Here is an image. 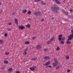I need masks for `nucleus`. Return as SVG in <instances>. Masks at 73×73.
I'll list each match as a JSON object with an SVG mask.
<instances>
[{
	"instance_id": "29",
	"label": "nucleus",
	"mask_w": 73,
	"mask_h": 73,
	"mask_svg": "<svg viewBox=\"0 0 73 73\" xmlns=\"http://www.w3.org/2000/svg\"><path fill=\"white\" fill-rule=\"evenodd\" d=\"M58 40L59 41H61V40H62V38H60V37H59L58 38Z\"/></svg>"
},
{
	"instance_id": "31",
	"label": "nucleus",
	"mask_w": 73,
	"mask_h": 73,
	"mask_svg": "<svg viewBox=\"0 0 73 73\" xmlns=\"http://www.w3.org/2000/svg\"><path fill=\"white\" fill-rule=\"evenodd\" d=\"M67 71L68 73H69L70 72V70L68 69V70H67Z\"/></svg>"
},
{
	"instance_id": "52",
	"label": "nucleus",
	"mask_w": 73,
	"mask_h": 73,
	"mask_svg": "<svg viewBox=\"0 0 73 73\" xmlns=\"http://www.w3.org/2000/svg\"><path fill=\"white\" fill-rule=\"evenodd\" d=\"M71 18H73V16L72 15H71Z\"/></svg>"
},
{
	"instance_id": "17",
	"label": "nucleus",
	"mask_w": 73,
	"mask_h": 73,
	"mask_svg": "<svg viewBox=\"0 0 73 73\" xmlns=\"http://www.w3.org/2000/svg\"><path fill=\"white\" fill-rule=\"evenodd\" d=\"M31 25L30 24H27L26 26L27 28H30Z\"/></svg>"
},
{
	"instance_id": "55",
	"label": "nucleus",
	"mask_w": 73,
	"mask_h": 73,
	"mask_svg": "<svg viewBox=\"0 0 73 73\" xmlns=\"http://www.w3.org/2000/svg\"><path fill=\"white\" fill-rule=\"evenodd\" d=\"M1 13H2V12H1V11H0V14H1Z\"/></svg>"
},
{
	"instance_id": "27",
	"label": "nucleus",
	"mask_w": 73,
	"mask_h": 73,
	"mask_svg": "<svg viewBox=\"0 0 73 73\" xmlns=\"http://www.w3.org/2000/svg\"><path fill=\"white\" fill-rule=\"evenodd\" d=\"M7 35H8V34H7V33H5L4 36H5V37H7Z\"/></svg>"
},
{
	"instance_id": "26",
	"label": "nucleus",
	"mask_w": 73,
	"mask_h": 73,
	"mask_svg": "<svg viewBox=\"0 0 73 73\" xmlns=\"http://www.w3.org/2000/svg\"><path fill=\"white\" fill-rule=\"evenodd\" d=\"M47 50H48V49L47 48H45L44 50V51L45 52H47Z\"/></svg>"
},
{
	"instance_id": "18",
	"label": "nucleus",
	"mask_w": 73,
	"mask_h": 73,
	"mask_svg": "<svg viewBox=\"0 0 73 73\" xmlns=\"http://www.w3.org/2000/svg\"><path fill=\"white\" fill-rule=\"evenodd\" d=\"M26 12H27V10L26 9L23 10V13H25Z\"/></svg>"
},
{
	"instance_id": "28",
	"label": "nucleus",
	"mask_w": 73,
	"mask_h": 73,
	"mask_svg": "<svg viewBox=\"0 0 73 73\" xmlns=\"http://www.w3.org/2000/svg\"><path fill=\"white\" fill-rule=\"evenodd\" d=\"M28 50V48H27L24 50L25 52H27V50Z\"/></svg>"
},
{
	"instance_id": "5",
	"label": "nucleus",
	"mask_w": 73,
	"mask_h": 73,
	"mask_svg": "<svg viewBox=\"0 0 73 73\" xmlns=\"http://www.w3.org/2000/svg\"><path fill=\"white\" fill-rule=\"evenodd\" d=\"M50 61H49V62H47L46 63L43 64V66H48V65H49V64H50Z\"/></svg>"
},
{
	"instance_id": "39",
	"label": "nucleus",
	"mask_w": 73,
	"mask_h": 73,
	"mask_svg": "<svg viewBox=\"0 0 73 73\" xmlns=\"http://www.w3.org/2000/svg\"><path fill=\"white\" fill-rule=\"evenodd\" d=\"M15 13H16V12H14L13 13H12V15H13V16L15 14Z\"/></svg>"
},
{
	"instance_id": "36",
	"label": "nucleus",
	"mask_w": 73,
	"mask_h": 73,
	"mask_svg": "<svg viewBox=\"0 0 73 73\" xmlns=\"http://www.w3.org/2000/svg\"><path fill=\"white\" fill-rule=\"evenodd\" d=\"M68 18L69 19H70V18H72V17H71V16L70 15H68Z\"/></svg>"
},
{
	"instance_id": "46",
	"label": "nucleus",
	"mask_w": 73,
	"mask_h": 73,
	"mask_svg": "<svg viewBox=\"0 0 73 73\" xmlns=\"http://www.w3.org/2000/svg\"><path fill=\"white\" fill-rule=\"evenodd\" d=\"M64 20H65V21H68V20H67V19H64Z\"/></svg>"
},
{
	"instance_id": "33",
	"label": "nucleus",
	"mask_w": 73,
	"mask_h": 73,
	"mask_svg": "<svg viewBox=\"0 0 73 73\" xmlns=\"http://www.w3.org/2000/svg\"><path fill=\"white\" fill-rule=\"evenodd\" d=\"M40 0H35V2H38L39 1H40Z\"/></svg>"
},
{
	"instance_id": "34",
	"label": "nucleus",
	"mask_w": 73,
	"mask_h": 73,
	"mask_svg": "<svg viewBox=\"0 0 73 73\" xmlns=\"http://www.w3.org/2000/svg\"><path fill=\"white\" fill-rule=\"evenodd\" d=\"M60 49V48H59V47H57L56 48V50H58Z\"/></svg>"
},
{
	"instance_id": "11",
	"label": "nucleus",
	"mask_w": 73,
	"mask_h": 73,
	"mask_svg": "<svg viewBox=\"0 0 73 73\" xmlns=\"http://www.w3.org/2000/svg\"><path fill=\"white\" fill-rule=\"evenodd\" d=\"M50 59V57L48 56H46L44 57V59L45 60H49Z\"/></svg>"
},
{
	"instance_id": "3",
	"label": "nucleus",
	"mask_w": 73,
	"mask_h": 73,
	"mask_svg": "<svg viewBox=\"0 0 73 73\" xmlns=\"http://www.w3.org/2000/svg\"><path fill=\"white\" fill-rule=\"evenodd\" d=\"M34 15L36 16H41V13L40 11H36L34 13Z\"/></svg>"
},
{
	"instance_id": "4",
	"label": "nucleus",
	"mask_w": 73,
	"mask_h": 73,
	"mask_svg": "<svg viewBox=\"0 0 73 73\" xmlns=\"http://www.w3.org/2000/svg\"><path fill=\"white\" fill-rule=\"evenodd\" d=\"M72 38H73V35L70 34V35L68 37V39L70 40H71Z\"/></svg>"
},
{
	"instance_id": "8",
	"label": "nucleus",
	"mask_w": 73,
	"mask_h": 73,
	"mask_svg": "<svg viewBox=\"0 0 73 73\" xmlns=\"http://www.w3.org/2000/svg\"><path fill=\"white\" fill-rule=\"evenodd\" d=\"M36 48L37 49H41V46L40 45L37 46Z\"/></svg>"
},
{
	"instance_id": "35",
	"label": "nucleus",
	"mask_w": 73,
	"mask_h": 73,
	"mask_svg": "<svg viewBox=\"0 0 73 73\" xmlns=\"http://www.w3.org/2000/svg\"><path fill=\"white\" fill-rule=\"evenodd\" d=\"M5 53L6 55H8V54H9V52H6Z\"/></svg>"
},
{
	"instance_id": "37",
	"label": "nucleus",
	"mask_w": 73,
	"mask_h": 73,
	"mask_svg": "<svg viewBox=\"0 0 73 73\" xmlns=\"http://www.w3.org/2000/svg\"><path fill=\"white\" fill-rule=\"evenodd\" d=\"M65 38L64 37H62V40H63L64 41V40H65Z\"/></svg>"
},
{
	"instance_id": "49",
	"label": "nucleus",
	"mask_w": 73,
	"mask_h": 73,
	"mask_svg": "<svg viewBox=\"0 0 73 73\" xmlns=\"http://www.w3.org/2000/svg\"><path fill=\"white\" fill-rule=\"evenodd\" d=\"M44 21V19H42L41 20L42 21Z\"/></svg>"
},
{
	"instance_id": "21",
	"label": "nucleus",
	"mask_w": 73,
	"mask_h": 73,
	"mask_svg": "<svg viewBox=\"0 0 73 73\" xmlns=\"http://www.w3.org/2000/svg\"><path fill=\"white\" fill-rule=\"evenodd\" d=\"M60 44H64V41H61L60 42Z\"/></svg>"
},
{
	"instance_id": "40",
	"label": "nucleus",
	"mask_w": 73,
	"mask_h": 73,
	"mask_svg": "<svg viewBox=\"0 0 73 73\" xmlns=\"http://www.w3.org/2000/svg\"><path fill=\"white\" fill-rule=\"evenodd\" d=\"M24 55H25V54H27V52H26V51H24Z\"/></svg>"
},
{
	"instance_id": "1",
	"label": "nucleus",
	"mask_w": 73,
	"mask_h": 73,
	"mask_svg": "<svg viewBox=\"0 0 73 73\" xmlns=\"http://www.w3.org/2000/svg\"><path fill=\"white\" fill-rule=\"evenodd\" d=\"M53 7H51V9L52 11L54 12V13H58V11L60 10V8L56 5H54Z\"/></svg>"
},
{
	"instance_id": "58",
	"label": "nucleus",
	"mask_w": 73,
	"mask_h": 73,
	"mask_svg": "<svg viewBox=\"0 0 73 73\" xmlns=\"http://www.w3.org/2000/svg\"><path fill=\"white\" fill-rule=\"evenodd\" d=\"M65 0H64V2H65Z\"/></svg>"
},
{
	"instance_id": "53",
	"label": "nucleus",
	"mask_w": 73,
	"mask_h": 73,
	"mask_svg": "<svg viewBox=\"0 0 73 73\" xmlns=\"http://www.w3.org/2000/svg\"><path fill=\"white\" fill-rule=\"evenodd\" d=\"M51 19H54V17H52V18H51Z\"/></svg>"
},
{
	"instance_id": "19",
	"label": "nucleus",
	"mask_w": 73,
	"mask_h": 73,
	"mask_svg": "<svg viewBox=\"0 0 73 73\" xmlns=\"http://www.w3.org/2000/svg\"><path fill=\"white\" fill-rule=\"evenodd\" d=\"M66 58L67 60H69V56H66Z\"/></svg>"
},
{
	"instance_id": "20",
	"label": "nucleus",
	"mask_w": 73,
	"mask_h": 73,
	"mask_svg": "<svg viewBox=\"0 0 73 73\" xmlns=\"http://www.w3.org/2000/svg\"><path fill=\"white\" fill-rule=\"evenodd\" d=\"M8 61L7 60H4V63L5 64H7V63H8Z\"/></svg>"
},
{
	"instance_id": "16",
	"label": "nucleus",
	"mask_w": 73,
	"mask_h": 73,
	"mask_svg": "<svg viewBox=\"0 0 73 73\" xmlns=\"http://www.w3.org/2000/svg\"><path fill=\"white\" fill-rule=\"evenodd\" d=\"M37 59V58H32L31 59V61H34V60H36V59Z\"/></svg>"
},
{
	"instance_id": "12",
	"label": "nucleus",
	"mask_w": 73,
	"mask_h": 73,
	"mask_svg": "<svg viewBox=\"0 0 73 73\" xmlns=\"http://www.w3.org/2000/svg\"><path fill=\"white\" fill-rule=\"evenodd\" d=\"M54 37L52 36V37L51 38L50 40V41H52L53 40H54Z\"/></svg>"
},
{
	"instance_id": "41",
	"label": "nucleus",
	"mask_w": 73,
	"mask_h": 73,
	"mask_svg": "<svg viewBox=\"0 0 73 73\" xmlns=\"http://www.w3.org/2000/svg\"><path fill=\"white\" fill-rule=\"evenodd\" d=\"M70 11L71 12H73V10H72L71 9L70 10Z\"/></svg>"
},
{
	"instance_id": "60",
	"label": "nucleus",
	"mask_w": 73,
	"mask_h": 73,
	"mask_svg": "<svg viewBox=\"0 0 73 73\" xmlns=\"http://www.w3.org/2000/svg\"><path fill=\"white\" fill-rule=\"evenodd\" d=\"M40 0V1H41L42 0Z\"/></svg>"
},
{
	"instance_id": "13",
	"label": "nucleus",
	"mask_w": 73,
	"mask_h": 73,
	"mask_svg": "<svg viewBox=\"0 0 73 73\" xmlns=\"http://www.w3.org/2000/svg\"><path fill=\"white\" fill-rule=\"evenodd\" d=\"M12 70H13V69H12V67L9 69L8 70V71L9 72H11V71H12Z\"/></svg>"
},
{
	"instance_id": "43",
	"label": "nucleus",
	"mask_w": 73,
	"mask_h": 73,
	"mask_svg": "<svg viewBox=\"0 0 73 73\" xmlns=\"http://www.w3.org/2000/svg\"><path fill=\"white\" fill-rule=\"evenodd\" d=\"M12 24V23H8V25H11Z\"/></svg>"
},
{
	"instance_id": "22",
	"label": "nucleus",
	"mask_w": 73,
	"mask_h": 73,
	"mask_svg": "<svg viewBox=\"0 0 73 73\" xmlns=\"http://www.w3.org/2000/svg\"><path fill=\"white\" fill-rule=\"evenodd\" d=\"M27 13L28 15H31V11H29Z\"/></svg>"
},
{
	"instance_id": "54",
	"label": "nucleus",
	"mask_w": 73,
	"mask_h": 73,
	"mask_svg": "<svg viewBox=\"0 0 73 73\" xmlns=\"http://www.w3.org/2000/svg\"><path fill=\"white\" fill-rule=\"evenodd\" d=\"M1 12H3V10L2 9H1Z\"/></svg>"
},
{
	"instance_id": "23",
	"label": "nucleus",
	"mask_w": 73,
	"mask_h": 73,
	"mask_svg": "<svg viewBox=\"0 0 73 73\" xmlns=\"http://www.w3.org/2000/svg\"><path fill=\"white\" fill-rule=\"evenodd\" d=\"M3 41L2 40H0V44H3Z\"/></svg>"
},
{
	"instance_id": "50",
	"label": "nucleus",
	"mask_w": 73,
	"mask_h": 73,
	"mask_svg": "<svg viewBox=\"0 0 73 73\" xmlns=\"http://www.w3.org/2000/svg\"><path fill=\"white\" fill-rule=\"evenodd\" d=\"M20 71H17L16 72V73H20Z\"/></svg>"
},
{
	"instance_id": "42",
	"label": "nucleus",
	"mask_w": 73,
	"mask_h": 73,
	"mask_svg": "<svg viewBox=\"0 0 73 73\" xmlns=\"http://www.w3.org/2000/svg\"><path fill=\"white\" fill-rule=\"evenodd\" d=\"M48 66L50 68H52V67L51 66Z\"/></svg>"
},
{
	"instance_id": "30",
	"label": "nucleus",
	"mask_w": 73,
	"mask_h": 73,
	"mask_svg": "<svg viewBox=\"0 0 73 73\" xmlns=\"http://www.w3.org/2000/svg\"><path fill=\"white\" fill-rule=\"evenodd\" d=\"M58 37L61 38L62 37V35H59Z\"/></svg>"
},
{
	"instance_id": "47",
	"label": "nucleus",
	"mask_w": 73,
	"mask_h": 73,
	"mask_svg": "<svg viewBox=\"0 0 73 73\" xmlns=\"http://www.w3.org/2000/svg\"><path fill=\"white\" fill-rule=\"evenodd\" d=\"M64 13H65L67 15H68V12H65Z\"/></svg>"
},
{
	"instance_id": "24",
	"label": "nucleus",
	"mask_w": 73,
	"mask_h": 73,
	"mask_svg": "<svg viewBox=\"0 0 73 73\" xmlns=\"http://www.w3.org/2000/svg\"><path fill=\"white\" fill-rule=\"evenodd\" d=\"M25 44H29V42L28 41L25 42Z\"/></svg>"
},
{
	"instance_id": "45",
	"label": "nucleus",
	"mask_w": 73,
	"mask_h": 73,
	"mask_svg": "<svg viewBox=\"0 0 73 73\" xmlns=\"http://www.w3.org/2000/svg\"><path fill=\"white\" fill-rule=\"evenodd\" d=\"M62 12L65 13V11L64 10H62Z\"/></svg>"
},
{
	"instance_id": "38",
	"label": "nucleus",
	"mask_w": 73,
	"mask_h": 73,
	"mask_svg": "<svg viewBox=\"0 0 73 73\" xmlns=\"http://www.w3.org/2000/svg\"><path fill=\"white\" fill-rule=\"evenodd\" d=\"M71 33H72V35H73V30L72 29L71 30Z\"/></svg>"
},
{
	"instance_id": "2",
	"label": "nucleus",
	"mask_w": 73,
	"mask_h": 73,
	"mask_svg": "<svg viewBox=\"0 0 73 73\" xmlns=\"http://www.w3.org/2000/svg\"><path fill=\"white\" fill-rule=\"evenodd\" d=\"M54 63H53V66L54 67H56V65H57L58 64V62L57 58H54Z\"/></svg>"
},
{
	"instance_id": "44",
	"label": "nucleus",
	"mask_w": 73,
	"mask_h": 73,
	"mask_svg": "<svg viewBox=\"0 0 73 73\" xmlns=\"http://www.w3.org/2000/svg\"><path fill=\"white\" fill-rule=\"evenodd\" d=\"M36 38V37H33L32 38V39H33V40H35Z\"/></svg>"
},
{
	"instance_id": "61",
	"label": "nucleus",
	"mask_w": 73,
	"mask_h": 73,
	"mask_svg": "<svg viewBox=\"0 0 73 73\" xmlns=\"http://www.w3.org/2000/svg\"><path fill=\"white\" fill-rule=\"evenodd\" d=\"M0 5H1V4H0Z\"/></svg>"
},
{
	"instance_id": "7",
	"label": "nucleus",
	"mask_w": 73,
	"mask_h": 73,
	"mask_svg": "<svg viewBox=\"0 0 73 73\" xmlns=\"http://www.w3.org/2000/svg\"><path fill=\"white\" fill-rule=\"evenodd\" d=\"M19 29H21V30H23V29H24V28H25V27L22 25L19 26Z\"/></svg>"
},
{
	"instance_id": "48",
	"label": "nucleus",
	"mask_w": 73,
	"mask_h": 73,
	"mask_svg": "<svg viewBox=\"0 0 73 73\" xmlns=\"http://www.w3.org/2000/svg\"><path fill=\"white\" fill-rule=\"evenodd\" d=\"M8 30H9V31H11V29H9L8 28Z\"/></svg>"
},
{
	"instance_id": "25",
	"label": "nucleus",
	"mask_w": 73,
	"mask_h": 73,
	"mask_svg": "<svg viewBox=\"0 0 73 73\" xmlns=\"http://www.w3.org/2000/svg\"><path fill=\"white\" fill-rule=\"evenodd\" d=\"M50 42H51V41H50V40H49L48 41V42H47V44H50Z\"/></svg>"
},
{
	"instance_id": "59",
	"label": "nucleus",
	"mask_w": 73,
	"mask_h": 73,
	"mask_svg": "<svg viewBox=\"0 0 73 73\" xmlns=\"http://www.w3.org/2000/svg\"><path fill=\"white\" fill-rule=\"evenodd\" d=\"M34 0L35 1V0Z\"/></svg>"
},
{
	"instance_id": "15",
	"label": "nucleus",
	"mask_w": 73,
	"mask_h": 73,
	"mask_svg": "<svg viewBox=\"0 0 73 73\" xmlns=\"http://www.w3.org/2000/svg\"><path fill=\"white\" fill-rule=\"evenodd\" d=\"M41 3L42 4V5H46V4L45 3H44L43 1H41Z\"/></svg>"
},
{
	"instance_id": "10",
	"label": "nucleus",
	"mask_w": 73,
	"mask_h": 73,
	"mask_svg": "<svg viewBox=\"0 0 73 73\" xmlns=\"http://www.w3.org/2000/svg\"><path fill=\"white\" fill-rule=\"evenodd\" d=\"M54 1L56 3L58 4H60L61 3V2H60V1L58 0H54Z\"/></svg>"
},
{
	"instance_id": "51",
	"label": "nucleus",
	"mask_w": 73,
	"mask_h": 73,
	"mask_svg": "<svg viewBox=\"0 0 73 73\" xmlns=\"http://www.w3.org/2000/svg\"><path fill=\"white\" fill-rule=\"evenodd\" d=\"M31 20V19L30 18H29L28 19V20H29V21H30Z\"/></svg>"
},
{
	"instance_id": "6",
	"label": "nucleus",
	"mask_w": 73,
	"mask_h": 73,
	"mask_svg": "<svg viewBox=\"0 0 73 73\" xmlns=\"http://www.w3.org/2000/svg\"><path fill=\"white\" fill-rule=\"evenodd\" d=\"M70 39H69L66 40V43L67 44H71V42L70 41Z\"/></svg>"
},
{
	"instance_id": "56",
	"label": "nucleus",
	"mask_w": 73,
	"mask_h": 73,
	"mask_svg": "<svg viewBox=\"0 0 73 73\" xmlns=\"http://www.w3.org/2000/svg\"><path fill=\"white\" fill-rule=\"evenodd\" d=\"M48 66H47L46 67V68H48Z\"/></svg>"
},
{
	"instance_id": "9",
	"label": "nucleus",
	"mask_w": 73,
	"mask_h": 73,
	"mask_svg": "<svg viewBox=\"0 0 73 73\" xmlns=\"http://www.w3.org/2000/svg\"><path fill=\"white\" fill-rule=\"evenodd\" d=\"M15 23V24H17V25H19V23H18V19H15L14 20Z\"/></svg>"
},
{
	"instance_id": "57",
	"label": "nucleus",
	"mask_w": 73,
	"mask_h": 73,
	"mask_svg": "<svg viewBox=\"0 0 73 73\" xmlns=\"http://www.w3.org/2000/svg\"><path fill=\"white\" fill-rule=\"evenodd\" d=\"M4 69L3 68H2V69Z\"/></svg>"
},
{
	"instance_id": "32",
	"label": "nucleus",
	"mask_w": 73,
	"mask_h": 73,
	"mask_svg": "<svg viewBox=\"0 0 73 73\" xmlns=\"http://www.w3.org/2000/svg\"><path fill=\"white\" fill-rule=\"evenodd\" d=\"M59 68H60V67H59V66H57V67H56V70H57V69H59Z\"/></svg>"
},
{
	"instance_id": "14",
	"label": "nucleus",
	"mask_w": 73,
	"mask_h": 73,
	"mask_svg": "<svg viewBox=\"0 0 73 73\" xmlns=\"http://www.w3.org/2000/svg\"><path fill=\"white\" fill-rule=\"evenodd\" d=\"M30 69V70H32V71H33V70H35V68H34L33 67H31Z\"/></svg>"
}]
</instances>
